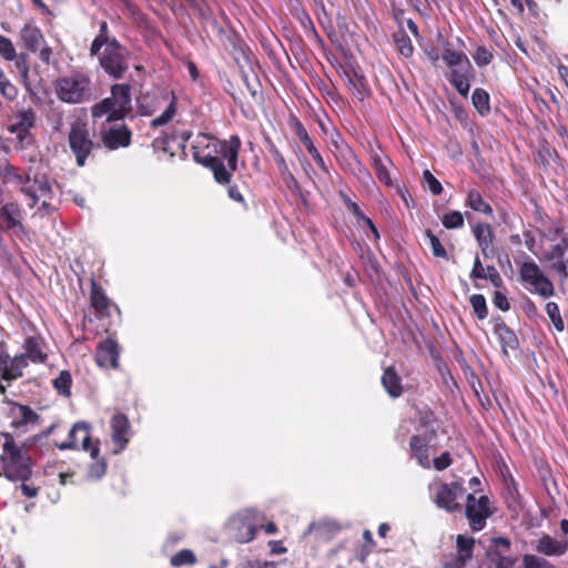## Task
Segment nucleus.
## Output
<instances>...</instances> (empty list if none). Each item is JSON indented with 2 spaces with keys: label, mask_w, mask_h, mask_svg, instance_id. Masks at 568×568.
Listing matches in <instances>:
<instances>
[{
  "label": "nucleus",
  "mask_w": 568,
  "mask_h": 568,
  "mask_svg": "<svg viewBox=\"0 0 568 568\" xmlns=\"http://www.w3.org/2000/svg\"><path fill=\"white\" fill-rule=\"evenodd\" d=\"M0 465L6 478L11 481H27L32 475L29 455L19 446L13 436L4 434Z\"/></svg>",
  "instance_id": "f257e3e1"
},
{
  "label": "nucleus",
  "mask_w": 568,
  "mask_h": 568,
  "mask_svg": "<svg viewBox=\"0 0 568 568\" xmlns=\"http://www.w3.org/2000/svg\"><path fill=\"white\" fill-rule=\"evenodd\" d=\"M131 111V87L125 83L111 87V97L94 104L91 109L93 119L106 115V119L122 120Z\"/></svg>",
  "instance_id": "f03ea898"
},
{
  "label": "nucleus",
  "mask_w": 568,
  "mask_h": 568,
  "mask_svg": "<svg viewBox=\"0 0 568 568\" xmlns=\"http://www.w3.org/2000/svg\"><path fill=\"white\" fill-rule=\"evenodd\" d=\"M214 142H219V140L207 134H199L192 145L193 158L197 163L212 170L217 183L229 184L232 175L222 160L214 155Z\"/></svg>",
  "instance_id": "7ed1b4c3"
},
{
  "label": "nucleus",
  "mask_w": 568,
  "mask_h": 568,
  "mask_svg": "<svg viewBox=\"0 0 568 568\" xmlns=\"http://www.w3.org/2000/svg\"><path fill=\"white\" fill-rule=\"evenodd\" d=\"M57 97L65 103L79 104L90 101L92 88L90 78L81 72L61 77L55 81Z\"/></svg>",
  "instance_id": "20e7f679"
},
{
  "label": "nucleus",
  "mask_w": 568,
  "mask_h": 568,
  "mask_svg": "<svg viewBox=\"0 0 568 568\" xmlns=\"http://www.w3.org/2000/svg\"><path fill=\"white\" fill-rule=\"evenodd\" d=\"M99 59L102 69L113 79H121L130 67V52L116 39L106 43Z\"/></svg>",
  "instance_id": "39448f33"
},
{
  "label": "nucleus",
  "mask_w": 568,
  "mask_h": 568,
  "mask_svg": "<svg viewBox=\"0 0 568 568\" xmlns=\"http://www.w3.org/2000/svg\"><path fill=\"white\" fill-rule=\"evenodd\" d=\"M69 145L79 166L85 164V160L92 152L94 143L85 119L77 118L72 121L69 132Z\"/></svg>",
  "instance_id": "423d86ee"
},
{
  "label": "nucleus",
  "mask_w": 568,
  "mask_h": 568,
  "mask_svg": "<svg viewBox=\"0 0 568 568\" xmlns=\"http://www.w3.org/2000/svg\"><path fill=\"white\" fill-rule=\"evenodd\" d=\"M432 500L437 507L448 513L458 511L462 505L458 499L464 495V488L459 483L433 481L428 486Z\"/></svg>",
  "instance_id": "0eeeda50"
},
{
  "label": "nucleus",
  "mask_w": 568,
  "mask_h": 568,
  "mask_svg": "<svg viewBox=\"0 0 568 568\" xmlns=\"http://www.w3.org/2000/svg\"><path fill=\"white\" fill-rule=\"evenodd\" d=\"M260 521L255 510H244L232 516L227 524L230 536L237 542H248L254 539Z\"/></svg>",
  "instance_id": "6e6552de"
},
{
  "label": "nucleus",
  "mask_w": 568,
  "mask_h": 568,
  "mask_svg": "<svg viewBox=\"0 0 568 568\" xmlns=\"http://www.w3.org/2000/svg\"><path fill=\"white\" fill-rule=\"evenodd\" d=\"M519 273L521 281L529 291L542 297H549L554 294L552 283L545 276L535 262L523 263Z\"/></svg>",
  "instance_id": "1a4fd4ad"
},
{
  "label": "nucleus",
  "mask_w": 568,
  "mask_h": 568,
  "mask_svg": "<svg viewBox=\"0 0 568 568\" xmlns=\"http://www.w3.org/2000/svg\"><path fill=\"white\" fill-rule=\"evenodd\" d=\"M120 120L105 119L100 128V136L105 148L116 150L131 143L132 133Z\"/></svg>",
  "instance_id": "9d476101"
},
{
  "label": "nucleus",
  "mask_w": 568,
  "mask_h": 568,
  "mask_svg": "<svg viewBox=\"0 0 568 568\" xmlns=\"http://www.w3.org/2000/svg\"><path fill=\"white\" fill-rule=\"evenodd\" d=\"M465 513L471 530L479 531L484 529L487 518L493 515L489 498L487 496L476 498L473 494H469Z\"/></svg>",
  "instance_id": "9b49d317"
},
{
  "label": "nucleus",
  "mask_w": 568,
  "mask_h": 568,
  "mask_svg": "<svg viewBox=\"0 0 568 568\" xmlns=\"http://www.w3.org/2000/svg\"><path fill=\"white\" fill-rule=\"evenodd\" d=\"M20 38L29 51L38 53L42 62L50 63L52 50L47 45L43 34L37 26L27 23L20 31Z\"/></svg>",
  "instance_id": "f8f14e48"
},
{
  "label": "nucleus",
  "mask_w": 568,
  "mask_h": 568,
  "mask_svg": "<svg viewBox=\"0 0 568 568\" xmlns=\"http://www.w3.org/2000/svg\"><path fill=\"white\" fill-rule=\"evenodd\" d=\"M241 148V140L237 135H232L230 140H219V142H214L213 153L215 156L221 155L223 159L227 161L229 169L231 174L233 171L237 169V156Z\"/></svg>",
  "instance_id": "ddd939ff"
},
{
  "label": "nucleus",
  "mask_w": 568,
  "mask_h": 568,
  "mask_svg": "<svg viewBox=\"0 0 568 568\" xmlns=\"http://www.w3.org/2000/svg\"><path fill=\"white\" fill-rule=\"evenodd\" d=\"M20 191L30 200L29 206L33 207L42 197H50L51 185L44 174H34L31 183L21 186Z\"/></svg>",
  "instance_id": "4468645a"
},
{
  "label": "nucleus",
  "mask_w": 568,
  "mask_h": 568,
  "mask_svg": "<svg viewBox=\"0 0 568 568\" xmlns=\"http://www.w3.org/2000/svg\"><path fill=\"white\" fill-rule=\"evenodd\" d=\"M36 112L33 109L20 110L16 113L13 122L8 126L9 132L17 135L20 142L29 136V131L36 124Z\"/></svg>",
  "instance_id": "2eb2a0df"
},
{
  "label": "nucleus",
  "mask_w": 568,
  "mask_h": 568,
  "mask_svg": "<svg viewBox=\"0 0 568 568\" xmlns=\"http://www.w3.org/2000/svg\"><path fill=\"white\" fill-rule=\"evenodd\" d=\"M568 250V237L562 236L559 241L550 246L545 253V258L550 262L554 268L560 276H568V267L564 261L565 253Z\"/></svg>",
  "instance_id": "dca6fc26"
},
{
  "label": "nucleus",
  "mask_w": 568,
  "mask_h": 568,
  "mask_svg": "<svg viewBox=\"0 0 568 568\" xmlns=\"http://www.w3.org/2000/svg\"><path fill=\"white\" fill-rule=\"evenodd\" d=\"M534 549L547 557H560L568 551V539H556L545 534L535 541Z\"/></svg>",
  "instance_id": "f3484780"
},
{
  "label": "nucleus",
  "mask_w": 568,
  "mask_h": 568,
  "mask_svg": "<svg viewBox=\"0 0 568 568\" xmlns=\"http://www.w3.org/2000/svg\"><path fill=\"white\" fill-rule=\"evenodd\" d=\"M95 362L100 367L116 368L119 365V346L115 341L106 338L99 343Z\"/></svg>",
  "instance_id": "a211bd4d"
},
{
  "label": "nucleus",
  "mask_w": 568,
  "mask_h": 568,
  "mask_svg": "<svg viewBox=\"0 0 568 568\" xmlns=\"http://www.w3.org/2000/svg\"><path fill=\"white\" fill-rule=\"evenodd\" d=\"M112 440L118 446L115 453L124 449L129 443L130 423L124 414H115L111 418Z\"/></svg>",
  "instance_id": "6ab92c4d"
},
{
  "label": "nucleus",
  "mask_w": 568,
  "mask_h": 568,
  "mask_svg": "<svg viewBox=\"0 0 568 568\" xmlns=\"http://www.w3.org/2000/svg\"><path fill=\"white\" fill-rule=\"evenodd\" d=\"M22 209L16 202H8L0 207V219L2 220L3 231L19 229L23 231Z\"/></svg>",
  "instance_id": "aec40b11"
},
{
  "label": "nucleus",
  "mask_w": 568,
  "mask_h": 568,
  "mask_svg": "<svg viewBox=\"0 0 568 568\" xmlns=\"http://www.w3.org/2000/svg\"><path fill=\"white\" fill-rule=\"evenodd\" d=\"M70 440L59 445L61 450L72 449L78 446V440H81L82 448L88 450L90 448V434L89 426L84 423H77L69 432Z\"/></svg>",
  "instance_id": "412c9836"
},
{
  "label": "nucleus",
  "mask_w": 568,
  "mask_h": 568,
  "mask_svg": "<svg viewBox=\"0 0 568 568\" xmlns=\"http://www.w3.org/2000/svg\"><path fill=\"white\" fill-rule=\"evenodd\" d=\"M24 355L32 363H44L47 361V352L45 344L41 337L38 336H29L26 338L24 344Z\"/></svg>",
  "instance_id": "4be33fe9"
},
{
  "label": "nucleus",
  "mask_w": 568,
  "mask_h": 568,
  "mask_svg": "<svg viewBox=\"0 0 568 568\" xmlns=\"http://www.w3.org/2000/svg\"><path fill=\"white\" fill-rule=\"evenodd\" d=\"M11 414L13 417L11 425L14 428H21L30 424L34 425L39 420V415L34 410L21 404H14Z\"/></svg>",
  "instance_id": "5701e85b"
},
{
  "label": "nucleus",
  "mask_w": 568,
  "mask_h": 568,
  "mask_svg": "<svg viewBox=\"0 0 568 568\" xmlns=\"http://www.w3.org/2000/svg\"><path fill=\"white\" fill-rule=\"evenodd\" d=\"M474 235L485 257L493 255L494 232L489 224L479 223L474 229Z\"/></svg>",
  "instance_id": "b1692460"
},
{
  "label": "nucleus",
  "mask_w": 568,
  "mask_h": 568,
  "mask_svg": "<svg viewBox=\"0 0 568 568\" xmlns=\"http://www.w3.org/2000/svg\"><path fill=\"white\" fill-rule=\"evenodd\" d=\"M475 546V539L469 536L458 535L456 538V567L463 568L467 561L473 557V550Z\"/></svg>",
  "instance_id": "393cba45"
},
{
  "label": "nucleus",
  "mask_w": 568,
  "mask_h": 568,
  "mask_svg": "<svg viewBox=\"0 0 568 568\" xmlns=\"http://www.w3.org/2000/svg\"><path fill=\"white\" fill-rule=\"evenodd\" d=\"M473 73L471 69H453L449 73V82L457 90V92L467 97L469 89H470V77Z\"/></svg>",
  "instance_id": "a878e982"
},
{
  "label": "nucleus",
  "mask_w": 568,
  "mask_h": 568,
  "mask_svg": "<svg viewBox=\"0 0 568 568\" xmlns=\"http://www.w3.org/2000/svg\"><path fill=\"white\" fill-rule=\"evenodd\" d=\"M442 59L445 62V64L450 69V71L453 69H471V64L467 55L463 52L452 50L448 43H446L444 48Z\"/></svg>",
  "instance_id": "bb28decb"
},
{
  "label": "nucleus",
  "mask_w": 568,
  "mask_h": 568,
  "mask_svg": "<svg viewBox=\"0 0 568 568\" xmlns=\"http://www.w3.org/2000/svg\"><path fill=\"white\" fill-rule=\"evenodd\" d=\"M382 384L389 396L396 398L402 395L403 387L400 377L392 367H388L384 371L382 376Z\"/></svg>",
  "instance_id": "cd10ccee"
},
{
  "label": "nucleus",
  "mask_w": 568,
  "mask_h": 568,
  "mask_svg": "<svg viewBox=\"0 0 568 568\" xmlns=\"http://www.w3.org/2000/svg\"><path fill=\"white\" fill-rule=\"evenodd\" d=\"M409 446L418 464L424 468H429L430 463L425 440L420 436L414 435L409 440Z\"/></svg>",
  "instance_id": "c85d7f7f"
},
{
  "label": "nucleus",
  "mask_w": 568,
  "mask_h": 568,
  "mask_svg": "<svg viewBox=\"0 0 568 568\" xmlns=\"http://www.w3.org/2000/svg\"><path fill=\"white\" fill-rule=\"evenodd\" d=\"M1 357L2 363L0 364V375L3 381L11 383L22 377V373H20L19 369L16 368V365L11 361L9 354L7 353V349H4Z\"/></svg>",
  "instance_id": "c756f323"
},
{
  "label": "nucleus",
  "mask_w": 568,
  "mask_h": 568,
  "mask_svg": "<svg viewBox=\"0 0 568 568\" xmlns=\"http://www.w3.org/2000/svg\"><path fill=\"white\" fill-rule=\"evenodd\" d=\"M397 51L405 58L412 57L414 47L410 38L404 30H398L393 36Z\"/></svg>",
  "instance_id": "7c9ffc66"
},
{
  "label": "nucleus",
  "mask_w": 568,
  "mask_h": 568,
  "mask_svg": "<svg viewBox=\"0 0 568 568\" xmlns=\"http://www.w3.org/2000/svg\"><path fill=\"white\" fill-rule=\"evenodd\" d=\"M466 204L474 211L481 212L487 215L493 213L491 206L483 200L480 193L476 190H470L468 192Z\"/></svg>",
  "instance_id": "2f4dec72"
},
{
  "label": "nucleus",
  "mask_w": 568,
  "mask_h": 568,
  "mask_svg": "<svg viewBox=\"0 0 568 568\" xmlns=\"http://www.w3.org/2000/svg\"><path fill=\"white\" fill-rule=\"evenodd\" d=\"M176 114V99L172 95L171 101L166 109L156 118L151 121L152 128H158L168 124Z\"/></svg>",
  "instance_id": "473e14b6"
},
{
  "label": "nucleus",
  "mask_w": 568,
  "mask_h": 568,
  "mask_svg": "<svg viewBox=\"0 0 568 568\" xmlns=\"http://www.w3.org/2000/svg\"><path fill=\"white\" fill-rule=\"evenodd\" d=\"M471 100L474 106L481 115L489 112V95L484 89H475Z\"/></svg>",
  "instance_id": "72a5a7b5"
},
{
  "label": "nucleus",
  "mask_w": 568,
  "mask_h": 568,
  "mask_svg": "<svg viewBox=\"0 0 568 568\" xmlns=\"http://www.w3.org/2000/svg\"><path fill=\"white\" fill-rule=\"evenodd\" d=\"M546 313L555 326L556 331L562 332L565 329V324L560 315V311L558 305L555 302H548L546 304Z\"/></svg>",
  "instance_id": "f704fd0d"
},
{
  "label": "nucleus",
  "mask_w": 568,
  "mask_h": 568,
  "mask_svg": "<svg viewBox=\"0 0 568 568\" xmlns=\"http://www.w3.org/2000/svg\"><path fill=\"white\" fill-rule=\"evenodd\" d=\"M71 384L72 378L68 371L60 372L59 376L53 381L55 389L64 396L70 394Z\"/></svg>",
  "instance_id": "c9c22d12"
},
{
  "label": "nucleus",
  "mask_w": 568,
  "mask_h": 568,
  "mask_svg": "<svg viewBox=\"0 0 568 568\" xmlns=\"http://www.w3.org/2000/svg\"><path fill=\"white\" fill-rule=\"evenodd\" d=\"M470 305L479 320L486 318L488 314L487 304L484 295L474 294L469 298Z\"/></svg>",
  "instance_id": "e433bc0d"
},
{
  "label": "nucleus",
  "mask_w": 568,
  "mask_h": 568,
  "mask_svg": "<svg viewBox=\"0 0 568 568\" xmlns=\"http://www.w3.org/2000/svg\"><path fill=\"white\" fill-rule=\"evenodd\" d=\"M524 568H555V566L542 557L525 555L523 557Z\"/></svg>",
  "instance_id": "4c0bfd02"
},
{
  "label": "nucleus",
  "mask_w": 568,
  "mask_h": 568,
  "mask_svg": "<svg viewBox=\"0 0 568 568\" xmlns=\"http://www.w3.org/2000/svg\"><path fill=\"white\" fill-rule=\"evenodd\" d=\"M442 223L446 229H459L464 225V216L459 211H453L445 214Z\"/></svg>",
  "instance_id": "58836bf2"
},
{
  "label": "nucleus",
  "mask_w": 568,
  "mask_h": 568,
  "mask_svg": "<svg viewBox=\"0 0 568 568\" xmlns=\"http://www.w3.org/2000/svg\"><path fill=\"white\" fill-rule=\"evenodd\" d=\"M373 166H374V170L376 172L378 180L381 182L385 183L386 185H390L392 179H390L389 172H388L384 161L381 158L375 156L373 159Z\"/></svg>",
  "instance_id": "ea45409f"
},
{
  "label": "nucleus",
  "mask_w": 568,
  "mask_h": 568,
  "mask_svg": "<svg viewBox=\"0 0 568 568\" xmlns=\"http://www.w3.org/2000/svg\"><path fill=\"white\" fill-rule=\"evenodd\" d=\"M427 239L429 240L430 248L433 254L436 257L447 258V252L443 244L440 243L439 239L432 233V231L427 230L425 232Z\"/></svg>",
  "instance_id": "a19ab883"
},
{
  "label": "nucleus",
  "mask_w": 568,
  "mask_h": 568,
  "mask_svg": "<svg viewBox=\"0 0 568 568\" xmlns=\"http://www.w3.org/2000/svg\"><path fill=\"white\" fill-rule=\"evenodd\" d=\"M194 562H195V556L189 549H183V550L179 551L178 554H175L171 558V565L175 566V567L182 566V565H187V564H194Z\"/></svg>",
  "instance_id": "79ce46f5"
},
{
  "label": "nucleus",
  "mask_w": 568,
  "mask_h": 568,
  "mask_svg": "<svg viewBox=\"0 0 568 568\" xmlns=\"http://www.w3.org/2000/svg\"><path fill=\"white\" fill-rule=\"evenodd\" d=\"M0 53L9 61H12L17 55L13 43L3 36H0Z\"/></svg>",
  "instance_id": "37998d69"
},
{
  "label": "nucleus",
  "mask_w": 568,
  "mask_h": 568,
  "mask_svg": "<svg viewBox=\"0 0 568 568\" xmlns=\"http://www.w3.org/2000/svg\"><path fill=\"white\" fill-rule=\"evenodd\" d=\"M497 331L499 333L504 346H509L511 348L516 346L517 338L506 325L498 326Z\"/></svg>",
  "instance_id": "c03bdc74"
},
{
  "label": "nucleus",
  "mask_w": 568,
  "mask_h": 568,
  "mask_svg": "<svg viewBox=\"0 0 568 568\" xmlns=\"http://www.w3.org/2000/svg\"><path fill=\"white\" fill-rule=\"evenodd\" d=\"M423 179L433 194L438 195L442 193L443 187L440 182L428 170L424 171Z\"/></svg>",
  "instance_id": "a18cd8bd"
},
{
  "label": "nucleus",
  "mask_w": 568,
  "mask_h": 568,
  "mask_svg": "<svg viewBox=\"0 0 568 568\" xmlns=\"http://www.w3.org/2000/svg\"><path fill=\"white\" fill-rule=\"evenodd\" d=\"M91 301H92V305L98 310H105L108 306L106 296L95 285H93V287H92Z\"/></svg>",
  "instance_id": "49530a36"
},
{
  "label": "nucleus",
  "mask_w": 568,
  "mask_h": 568,
  "mask_svg": "<svg viewBox=\"0 0 568 568\" xmlns=\"http://www.w3.org/2000/svg\"><path fill=\"white\" fill-rule=\"evenodd\" d=\"M474 60L479 67L487 65L493 60V53L488 49L479 47L474 54Z\"/></svg>",
  "instance_id": "de8ad7c7"
},
{
  "label": "nucleus",
  "mask_w": 568,
  "mask_h": 568,
  "mask_svg": "<svg viewBox=\"0 0 568 568\" xmlns=\"http://www.w3.org/2000/svg\"><path fill=\"white\" fill-rule=\"evenodd\" d=\"M480 280H488L495 287L503 285V278L495 266L488 265L485 270L484 277Z\"/></svg>",
  "instance_id": "09e8293b"
},
{
  "label": "nucleus",
  "mask_w": 568,
  "mask_h": 568,
  "mask_svg": "<svg viewBox=\"0 0 568 568\" xmlns=\"http://www.w3.org/2000/svg\"><path fill=\"white\" fill-rule=\"evenodd\" d=\"M0 93L8 100L17 97V88L7 79H0Z\"/></svg>",
  "instance_id": "8fccbe9b"
},
{
  "label": "nucleus",
  "mask_w": 568,
  "mask_h": 568,
  "mask_svg": "<svg viewBox=\"0 0 568 568\" xmlns=\"http://www.w3.org/2000/svg\"><path fill=\"white\" fill-rule=\"evenodd\" d=\"M305 148L308 151V153L311 154V156L313 158V160L315 161V163L318 165V168L324 173H328L327 165L325 164L323 156L321 155V153L318 152V150L316 149L314 143L312 142L311 144L305 145Z\"/></svg>",
  "instance_id": "3c124183"
},
{
  "label": "nucleus",
  "mask_w": 568,
  "mask_h": 568,
  "mask_svg": "<svg viewBox=\"0 0 568 568\" xmlns=\"http://www.w3.org/2000/svg\"><path fill=\"white\" fill-rule=\"evenodd\" d=\"M111 39H109L108 36H103V34H98L92 44H91V48H90V52L92 55H95L99 53V51L101 50L102 47H106V43L110 42Z\"/></svg>",
  "instance_id": "603ef678"
},
{
  "label": "nucleus",
  "mask_w": 568,
  "mask_h": 568,
  "mask_svg": "<svg viewBox=\"0 0 568 568\" xmlns=\"http://www.w3.org/2000/svg\"><path fill=\"white\" fill-rule=\"evenodd\" d=\"M494 305L503 312H506L510 308V304L506 297V295L499 291H496L493 298Z\"/></svg>",
  "instance_id": "864d4df0"
},
{
  "label": "nucleus",
  "mask_w": 568,
  "mask_h": 568,
  "mask_svg": "<svg viewBox=\"0 0 568 568\" xmlns=\"http://www.w3.org/2000/svg\"><path fill=\"white\" fill-rule=\"evenodd\" d=\"M450 463H452L450 456L446 452L434 459V467L437 470H444L445 468H447L450 465Z\"/></svg>",
  "instance_id": "5fc2aeb1"
},
{
  "label": "nucleus",
  "mask_w": 568,
  "mask_h": 568,
  "mask_svg": "<svg viewBox=\"0 0 568 568\" xmlns=\"http://www.w3.org/2000/svg\"><path fill=\"white\" fill-rule=\"evenodd\" d=\"M485 270H486V267L483 266L480 258L478 256H476L475 261H474L473 270L470 272V278L479 280V278L484 277Z\"/></svg>",
  "instance_id": "6e6d98bb"
},
{
  "label": "nucleus",
  "mask_w": 568,
  "mask_h": 568,
  "mask_svg": "<svg viewBox=\"0 0 568 568\" xmlns=\"http://www.w3.org/2000/svg\"><path fill=\"white\" fill-rule=\"evenodd\" d=\"M295 133H296L297 138L300 139V141L304 144V146L307 144H311L313 142L312 139L310 138L307 131L301 123H296Z\"/></svg>",
  "instance_id": "4d7b16f0"
},
{
  "label": "nucleus",
  "mask_w": 568,
  "mask_h": 568,
  "mask_svg": "<svg viewBox=\"0 0 568 568\" xmlns=\"http://www.w3.org/2000/svg\"><path fill=\"white\" fill-rule=\"evenodd\" d=\"M105 473V464L104 463H94L90 466L89 476L92 478H100Z\"/></svg>",
  "instance_id": "13d9d810"
},
{
  "label": "nucleus",
  "mask_w": 568,
  "mask_h": 568,
  "mask_svg": "<svg viewBox=\"0 0 568 568\" xmlns=\"http://www.w3.org/2000/svg\"><path fill=\"white\" fill-rule=\"evenodd\" d=\"M11 361L16 365V368H18L19 372L23 374V369L28 366L29 361L27 355H24L23 353L20 355H16L14 357L11 358Z\"/></svg>",
  "instance_id": "bf43d9fd"
},
{
  "label": "nucleus",
  "mask_w": 568,
  "mask_h": 568,
  "mask_svg": "<svg viewBox=\"0 0 568 568\" xmlns=\"http://www.w3.org/2000/svg\"><path fill=\"white\" fill-rule=\"evenodd\" d=\"M271 153H272V155L274 158V161L278 165L280 170L281 171H286L287 164H286L283 155L280 153V151L275 146H272L271 148Z\"/></svg>",
  "instance_id": "052dcab7"
},
{
  "label": "nucleus",
  "mask_w": 568,
  "mask_h": 568,
  "mask_svg": "<svg viewBox=\"0 0 568 568\" xmlns=\"http://www.w3.org/2000/svg\"><path fill=\"white\" fill-rule=\"evenodd\" d=\"M52 128L57 132H61L63 129V116L62 112L54 111L52 115Z\"/></svg>",
  "instance_id": "680f3d73"
},
{
  "label": "nucleus",
  "mask_w": 568,
  "mask_h": 568,
  "mask_svg": "<svg viewBox=\"0 0 568 568\" xmlns=\"http://www.w3.org/2000/svg\"><path fill=\"white\" fill-rule=\"evenodd\" d=\"M22 494L28 498H33L38 495V488L31 485H28L26 481H22L21 486Z\"/></svg>",
  "instance_id": "e2e57ef3"
},
{
  "label": "nucleus",
  "mask_w": 568,
  "mask_h": 568,
  "mask_svg": "<svg viewBox=\"0 0 568 568\" xmlns=\"http://www.w3.org/2000/svg\"><path fill=\"white\" fill-rule=\"evenodd\" d=\"M345 203L347 204L348 209L353 212V214L358 219V220H362L363 222L365 221V219H367L361 211V209L358 207V205L355 203V202H352L349 199H347L345 201Z\"/></svg>",
  "instance_id": "0e129e2a"
},
{
  "label": "nucleus",
  "mask_w": 568,
  "mask_h": 568,
  "mask_svg": "<svg viewBox=\"0 0 568 568\" xmlns=\"http://www.w3.org/2000/svg\"><path fill=\"white\" fill-rule=\"evenodd\" d=\"M493 544L497 549L501 548V549L508 550L510 547V541L505 537L494 538Z\"/></svg>",
  "instance_id": "69168bd1"
},
{
  "label": "nucleus",
  "mask_w": 568,
  "mask_h": 568,
  "mask_svg": "<svg viewBox=\"0 0 568 568\" xmlns=\"http://www.w3.org/2000/svg\"><path fill=\"white\" fill-rule=\"evenodd\" d=\"M14 179L21 184V186H26L27 184L31 183L33 176H31L29 173H18L14 175Z\"/></svg>",
  "instance_id": "338daca9"
},
{
  "label": "nucleus",
  "mask_w": 568,
  "mask_h": 568,
  "mask_svg": "<svg viewBox=\"0 0 568 568\" xmlns=\"http://www.w3.org/2000/svg\"><path fill=\"white\" fill-rule=\"evenodd\" d=\"M282 176L284 181L286 182L287 186L291 187L292 184H296V180L293 176V174L290 172L288 168L286 166V171H281Z\"/></svg>",
  "instance_id": "774afa93"
}]
</instances>
